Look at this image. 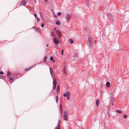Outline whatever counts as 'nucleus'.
<instances>
[{"label": "nucleus", "instance_id": "obj_1", "mask_svg": "<svg viewBox=\"0 0 129 129\" xmlns=\"http://www.w3.org/2000/svg\"><path fill=\"white\" fill-rule=\"evenodd\" d=\"M68 115V113L66 112H64L63 117V120L66 121L67 120V117Z\"/></svg>", "mask_w": 129, "mask_h": 129}, {"label": "nucleus", "instance_id": "obj_2", "mask_svg": "<svg viewBox=\"0 0 129 129\" xmlns=\"http://www.w3.org/2000/svg\"><path fill=\"white\" fill-rule=\"evenodd\" d=\"M53 89L54 90H55L56 87V81L54 79L53 80Z\"/></svg>", "mask_w": 129, "mask_h": 129}, {"label": "nucleus", "instance_id": "obj_3", "mask_svg": "<svg viewBox=\"0 0 129 129\" xmlns=\"http://www.w3.org/2000/svg\"><path fill=\"white\" fill-rule=\"evenodd\" d=\"M56 32L57 33L58 38L60 39L62 36V34L58 30H56Z\"/></svg>", "mask_w": 129, "mask_h": 129}, {"label": "nucleus", "instance_id": "obj_4", "mask_svg": "<svg viewBox=\"0 0 129 129\" xmlns=\"http://www.w3.org/2000/svg\"><path fill=\"white\" fill-rule=\"evenodd\" d=\"M71 18V16L70 14H67L66 16L67 20L68 21H70Z\"/></svg>", "mask_w": 129, "mask_h": 129}, {"label": "nucleus", "instance_id": "obj_5", "mask_svg": "<svg viewBox=\"0 0 129 129\" xmlns=\"http://www.w3.org/2000/svg\"><path fill=\"white\" fill-rule=\"evenodd\" d=\"M8 78V80L9 82L10 83H12L14 81V77H10Z\"/></svg>", "mask_w": 129, "mask_h": 129}, {"label": "nucleus", "instance_id": "obj_6", "mask_svg": "<svg viewBox=\"0 0 129 129\" xmlns=\"http://www.w3.org/2000/svg\"><path fill=\"white\" fill-rule=\"evenodd\" d=\"M50 72L51 74V75L52 77H53V70L52 68H49Z\"/></svg>", "mask_w": 129, "mask_h": 129}, {"label": "nucleus", "instance_id": "obj_7", "mask_svg": "<svg viewBox=\"0 0 129 129\" xmlns=\"http://www.w3.org/2000/svg\"><path fill=\"white\" fill-rule=\"evenodd\" d=\"M53 41L54 42V43L56 45L58 44L59 43V41L57 40L55 38H54L53 39Z\"/></svg>", "mask_w": 129, "mask_h": 129}, {"label": "nucleus", "instance_id": "obj_8", "mask_svg": "<svg viewBox=\"0 0 129 129\" xmlns=\"http://www.w3.org/2000/svg\"><path fill=\"white\" fill-rule=\"evenodd\" d=\"M33 28L37 32H40L41 31L40 29L36 27H34Z\"/></svg>", "mask_w": 129, "mask_h": 129}, {"label": "nucleus", "instance_id": "obj_9", "mask_svg": "<svg viewBox=\"0 0 129 129\" xmlns=\"http://www.w3.org/2000/svg\"><path fill=\"white\" fill-rule=\"evenodd\" d=\"M70 93L69 92H68L67 91L66 92V96L67 97V99L69 100L70 99Z\"/></svg>", "mask_w": 129, "mask_h": 129}, {"label": "nucleus", "instance_id": "obj_10", "mask_svg": "<svg viewBox=\"0 0 129 129\" xmlns=\"http://www.w3.org/2000/svg\"><path fill=\"white\" fill-rule=\"evenodd\" d=\"M26 4V2L24 0L22 1L21 3V5L23 6L25 5Z\"/></svg>", "mask_w": 129, "mask_h": 129}, {"label": "nucleus", "instance_id": "obj_11", "mask_svg": "<svg viewBox=\"0 0 129 129\" xmlns=\"http://www.w3.org/2000/svg\"><path fill=\"white\" fill-rule=\"evenodd\" d=\"M91 42H87V44L89 47H90L91 45Z\"/></svg>", "mask_w": 129, "mask_h": 129}, {"label": "nucleus", "instance_id": "obj_12", "mask_svg": "<svg viewBox=\"0 0 129 129\" xmlns=\"http://www.w3.org/2000/svg\"><path fill=\"white\" fill-rule=\"evenodd\" d=\"M59 90L60 89L59 86L58 85H57V93H58L59 92Z\"/></svg>", "mask_w": 129, "mask_h": 129}, {"label": "nucleus", "instance_id": "obj_13", "mask_svg": "<svg viewBox=\"0 0 129 129\" xmlns=\"http://www.w3.org/2000/svg\"><path fill=\"white\" fill-rule=\"evenodd\" d=\"M47 58V56H45L44 58V61L45 62H46V60Z\"/></svg>", "mask_w": 129, "mask_h": 129}, {"label": "nucleus", "instance_id": "obj_14", "mask_svg": "<svg viewBox=\"0 0 129 129\" xmlns=\"http://www.w3.org/2000/svg\"><path fill=\"white\" fill-rule=\"evenodd\" d=\"M50 59L53 62H55V60L53 59V58L52 57H51L50 58Z\"/></svg>", "mask_w": 129, "mask_h": 129}, {"label": "nucleus", "instance_id": "obj_15", "mask_svg": "<svg viewBox=\"0 0 129 129\" xmlns=\"http://www.w3.org/2000/svg\"><path fill=\"white\" fill-rule=\"evenodd\" d=\"M99 102L98 100H96V105L97 107L98 106V105L99 104Z\"/></svg>", "mask_w": 129, "mask_h": 129}, {"label": "nucleus", "instance_id": "obj_16", "mask_svg": "<svg viewBox=\"0 0 129 129\" xmlns=\"http://www.w3.org/2000/svg\"><path fill=\"white\" fill-rule=\"evenodd\" d=\"M109 16L110 19L111 20H112L113 19V17L112 15H108V17H109Z\"/></svg>", "mask_w": 129, "mask_h": 129}, {"label": "nucleus", "instance_id": "obj_17", "mask_svg": "<svg viewBox=\"0 0 129 129\" xmlns=\"http://www.w3.org/2000/svg\"><path fill=\"white\" fill-rule=\"evenodd\" d=\"M10 73L9 72H7V76L8 78H9L10 77Z\"/></svg>", "mask_w": 129, "mask_h": 129}, {"label": "nucleus", "instance_id": "obj_18", "mask_svg": "<svg viewBox=\"0 0 129 129\" xmlns=\"http://www.w3.org/2000/svg\"><path fill=\"white\" fill-rule=\"evenodd\" d=\"M110 85V83L108 82H107L106 83V86L107 87H108Z\"/></svg>", "mask_w": 129, "mask_h": 129}, {"label": "nucleus", "instance_id": "obj_19", "mask_svg": "<svg viewBox=\"0 0 129 129\" xmlns=\"http://www.w3.org/2000/svg\"><path fill=\"white\" fill-rule=\"evenodd\" d=\"M69 41L71 44H72L73 43V40L71 39H70L69 40Z\"/></svg>", "mask_w": 129, "mask_h": 129}, {"label": "nucleus", "instance_id": "obj_20", "mask_svg": "<svg viewBox=\"0 0 129 129\" xmlns=\"http://www.w3.org/2000/svg\"><path fill=\"white\" fill-rule=\"evenodd\" d=\"M56 103H57L58 102V96L57 95L56 96Z\"/></svg>", "mask_w": 129, "mask_h": 129}, {"label": "nucleus", "instance_id": "obj_21", "mask_svg": "<svg viewBox=\"0 0 129 129\" xmlns=\"http://www.w3.org/2000/svg\"><path fill=\"white\" fill-rule=\"evenodd\" d=\"M63 73L65 75L67 74V72L66 71L64 68L63 70Z\"/></svg>", "mask_w": 129, "mask_h": 129}, {"label": "nucleus", "instance_id": "obj_22", "mask_svg": "<svg viewBox=\"0 0 129 129\" xmlns=\"http://www.w3.org/2000/svg\"><path fill=\"white\" fill-rule=\"evenodd\" d=\"M87 42H91V39L90 38H89L88 39Z\"/></svg>", "mask_w": 129, "mask_h": 129}, {"label": "nucleus", "instance_id": "obj_23", "mask_svg": "<svg viewBox=\"0 0 129 129\" xmlns=\"http://www.w3.org/2000/svg\"><path fill=\"white\" fill-rule=\"evenodd\" d=\"M123 117L125 118H126L128 117V116L125 114H124L123 115Z\"/></svg>", "mask_w": 129, "mask_h": 129}, {"label": "nucleus", "instance_id": "obj_24", "mask_svg": "<svg viewBox=\"0 0 129 129\" xmlns=\"http://www.w3.org/2000/svg\"><path fill=\"white\" fill-rule=\"evenodd\" d=\"M59 110H60V111L61 113V114L62 115V108H59Z\"/></svg>", "mask_w": 129, "mask_h": 129}, {"label": "nucleus", "instance_id": "obj_25", "mask_svg": "<svg viewBox=\"0 0 129 129\" xmlns=\"http://www.w3.org/2000/svg\"><path fill=\"white\" fill-rule=\"evenodd\" d=\"M36 19H37V22H39L40 21V19L39 18H38L37 17V18H36Z\"/></svg>", "mask_w": 129, "mask_h": 129}, {"label": "nucleus", "instance_id": "obj_26", "mask_svg": "<svg viewBox=\"0 0 129 129\" xmlns=\"http://www.w3.org/2000/svg\"><path fill=\"white\" fill-rule=\"evenodd\" d=\"M61 13L60 12H58L57 13V15L58 16H60L61 15Z\"/></svg>", "mask_w": 129, "mask_h": 129}, {"label": "nucleus", "instance_id": "obj_27", "mask_svg": "<svg viewBox=\"0 0 129 129\" xmlns=\"http://www.w3.org/2000/svg\"><path fill=\"white\" fill-rule=\"evenodd\" d=\"M117 112L119 113H121V111L120 110H117Z\"/></svg>", "mask_w": 129, "mask_h": 129}, {"label": "nucleus", "instance_id": "obj_28", "mask_svg": "<svg viewBox=\"0 0 129 129\" xmlns=\"http://www.w3.org/2000/svg\"><path fill=\"white\" fill-rule=\"evenodd\" d=\"M56 24L57 25H59V22L58 21H56Z\"/></svg>", "mask_w": 129, "mask_h": 129}, {"label": "nucleus", "instance_id": "obj_29", "mask_svg": "<svg viewBox=\"0 0 129 129\" xmlns=\"http://www.w3.org/2000/svg\"><path fill=\"white\" fill-rule=\"evenodd\" d=\"M89 3V2L88 1L86 2V3L87 5V6H88V5Z\"/></svg>", "mask_w": 129, "mask_h": 129}, {"label": "nucleus", "instance_id": "obj_30", "mask_svg": "<svg viewBox=\"0 0 129 129\" xmlns=\"http://www.w3.org/2000/svg\"><path fill=\"white\" fill-rule=\"evenodd\" d=\"M41 26L42 27H44V24L43 23L42 24H41Z\"/></svg>", "mask_w": 129, "mask_h": 129}, {"label": "nucleus", "instance_id": "obj_31", "mask_svg": "<svg viewBox=\"0 0 129 129\" xmlns=\"http://www.w3.org/2000/svg\"><path fill=\"white\" fill-rule=\"evenodd\" d=\"M63 50H62L61 52V53L62 55H63Z\"/></svg>", "mask_w": 129, "mask_h": 129}, {"label": "nucleus", "instance_id": "obj_32", "mask_svg": "<svg viewBox=\"0 0 129 129\" xmlns=\"http://www.w3.org/2000/svg\"><path fill=\"white\" fill-rule=\"evenodd\" d=\"M63 96H64V97H65V96H66V94L65 93H64L63 94Z\"/></svg>", "mask_w": 129, "mask_h": 129}, {"label": "nucleus", "instance_id": "obj_33", "mask_svg": "<svg viewBox=\"0 0 129 129\" xmlns=\"http://www.w3.org/2000/svg\"><path fill=\"white\" fill-rule=\"evenodd\" d=\"M34 16L36 17V18H37V15L36 14H34Z\"/></svg>", "mask_w": 129, "mask_h": 129}, {"label": "nucleus", "instance_id": "obj_34", "mask_svg": "<svg viewBox=\"0 0 129 129\" xmlns=\"http://www.w3.org/2000/svg\"><path fill=\"white\" fill-rule=\"evenodd\" d=\"M4 73L2 71H1L0 72V74H3Z\"/></svg>", "mask_w": 129, "mask_h": 129}, {"label": "nucleus", "instance_id": "obj_35", "mask_svg": "<svg viewBox=\"0 0 129 129\" xmlns=\"http://www.w3.org/2000/svg\"><path fill=\"white\" fill-rule=\"evenodd\" d=\"M55 92V91L54 90L53 91V90L52 91V93L53 94L54 93V92Z\"/></svg>", "mask_w": 129, "mask_h": 129}, {"label": "nucleus", "instance_id": "obj_36", "mask_svg": "<svg viewBox=\"0 0 129 129\" xmlns=\"http://www.w3.org/2000/svg\"><path fill=\"white\" fill-rule=\"evenodd\" d=\"M59 108H62V105H60Z\"/></svg>", "mask_w": 129, "mask_h": 129}, {"label": "nucleus", "instance_id": "obj_37", "mask_svg": "<svg viewBox=\"0 0 129 129\" xmlns=\"http://www.w3.org/2000/svg\"><path fill=\"white\" fill-rule=\"evenodd\" d=\"M55 129H60L58 127H56L55 128Z\"/></svg>", "mask_w": 129, "mask_h": 129}, {"label": "nucleus", "instance_id": "obj_38", "mask_svg": "<svg viewBox=\"0 0 129 129\" xmlns=\"http://www.w3.org/2000/svg\"><path fill=\"white\" fill-rule=\"evenodd\" d=\"M45 2L47 3V2L48 0H44Z\"/></svg>", "mask_w": 129, "mask_h": 129}, {"label": "nucleus", "instance_id": "obj_39", "mask_svg": "<svg viewBox=\"0 0 129 129\" xmlns=\"http://www.w3.org/2000/svg\"><path fill=\"white\" fill-rule=\"evenodd\" d=\"M52 36H53V37H55V36L54 34H52Z\"/></svg>", "mask_w": 129, "mask_h": 129}, {"label": "nucleus", "instance_id": "obj_40", "mask_svg": "<svg viewBox=\"0 0 129 129\" xmlns=\"http://www.w3.org/2000/svg\"><path fill=\"white\" fill-rule=\"evenodd\" d=\"M29 69V68H28V69H25V71H26V70H28V69Z\"/></svg>", "mask_w": 129, "mask_h": 129}, {"label": "nucleus", "instance_id": "obj_41", "mask_svg": "<svg viewBox=\"0 0 129 129\" xmlns=\"http://www.w3.org/2000/svg\"><path fill=\"white\" fill-rule=\"evenodd\" d=\"M56 28L55 27L54 28V30H56Z\"/></svg>", "mask_w": 129, "mask_h": 129}, {"label": "nucleus", "instance_id": "obj_42", "mask_svg": "<svg viewBox=\"0 0 129 129\" xmlns=\"http://www.w3.org/2000/svg\"><path fill=\"white\" fill-rule=\"evenodd\" d=\"M33 0L35 2V3L36 2V0Z\"/></svg>", "mask_w": 129, "mask_h": 129}, {"label": "nucleus", "instance_id": "obj_43", "mask_svg": "<svg viewBox=\"0 0 129 129\" xmlns=\"http://www.w3.org/2000/svg\"><path fill=\"white\" fill-rule=\"evenodd\" d=\"M14 79L16 77H14Z\"/></svg>", "mask_w": 129, "mask_h": 129}, {"label": "nucleus", "instance_id": "obj_44", "mask_svg": "<svg viewBox=\"0 0 129 129\" xmlns=\"http://www.w3.org/2000/svg\"><path fill=\"white\" fill-rule=\"evenodd\" d=\"M48 44H47V47H48Z\"/></svg>", "mask_w": 129, "mask_h": 129}, {"label": "nucleus", "instance_id": "obj_45", "mask_svg": "<svg viewBox=\"0 0 129 129\" xmlns=\"http://www.w3.org/2000/svg\"><path fill=\"white\" fill-rule=\"evenodd\" d=\"M60 120H59V122H60Z\"/></svg>", "mask_w": 129, "mask_h": 129}, {"label": "nucleus", "instance_id": "obj_46", "mask_svg": "<svg viewBox=\"0 0 129 129\" xmlns=\"http://www.w3.org/2000/svg\"><path fill=\"white\" fill-rule=\"evenodd\" d=\"M96 41V40H95V41Z\"/></svg>", "mask_w": 129, "mask_h": 129}]
</instances>
